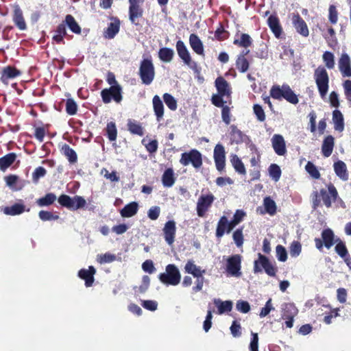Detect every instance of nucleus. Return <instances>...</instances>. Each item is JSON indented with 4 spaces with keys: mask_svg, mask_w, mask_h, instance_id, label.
I'll return each instance as SVG.
<instances>
[{
    "mask_svg": "<svg viewBox=\"0 0 351 351\" xmlns=\"http://www.w3.org/2000/svg\"><path fill=\"white\" fill-rule=\"evenodd\" d=\"M270 97L278 101L285 99L287 101L293 105H296L299 102L298 96L287 84H283L282 86L274 84L269 90V96L262 95V99L264 102L267 104L270 110H272L273 105L271 102Z\"/></svg>",
    "mask_w": 351,
    "mask_h": 351,
    "instance_id": "f257e3e1",
    "label": "nucleus"
},
{
    "mask_svg": "<svg viewBox=\"0 0 351 351\" xmlns=\"http://www.w3.org/2000/svg\"><path fill=\"white\" fill-rule=\"evenodd\" d=\"M327 189H321L319 192L314 191L312 195V208L315 210L321 206V200L327 208L332 206V202L338 197V192L332 183L327 185Z\"/></svg>",
    "mask_w": 351,
    "mask_h": 351,
    "instance_id": "f03ea898",
    "label": "nucleus"
},
{
    "mask_svg": "<svg viewBox=\"0 0 351 351\" xmlns=\"http://www.w3.org/2000/svg\"><path fill=\"white\" fill-rule=\"evenodd\" d=\"M253 271L254 274L265 271L269 276L275 277L278 272V267L266 256L258 253V258L254 261Z\"/></svg>",
    "mask_w": 351,
    "mask_h": 351,
    "instance_id": "7ed1b4c3",
    "label": "nucleus"
},
{
    "mask_svg": "<svg viewBox=\"0 0 351 351\" xmlns=\"http://www.w3.org/2000/svg\"><path fill=\"white\" fill-rule=\"evenodd\" d=\"M159 280L166 285H178L181 280V274L174 264H169L165 267V272L158 275Z\"/></svg>",
    "mask_w": 351,
    "mask_h": 351,
    "instance_id": "20e7f679",
    "label": "nucleus"
},
{
    "mask_svg": "<svg viewBox=\"0 0 351 351\" xmlns=\"http://www.w3.org/2000/svg\"><path fill=\"white\" fill-rule=\"evenodd\" d=\"M314 79L321 97L324 98L329 88V76L326 69L323 66H318L315 70Z\"/></svg>",
    "mask_w": 351,
    "mask_h": 351,
    "instance_id": "39448f33",
    "label": "nucleus"
},
{
    "mask_svg": "<svg viewBox=\"0 0 351 351\" xmlns=\"http://www.w3.org/2000/svg\"><path fill=\"white\" fill-rule=\"evenodd\" d=\"M138 74L142 83L149 85L155 77V68L151 57L144 58L140 63Z\"/></svg>",
    "mask_w": 351,
    "mask_h": 351,
    "instance_id": "423d86ee",
    "label": "nucleus"
},
{
    "mask_svg": "<svg viewBox=\"0 0 351 351\" xmlns=\"http://www.w3.org/2000/svg\"><path fill=\"white\" fill-rule=\"evenodd\" d=\"M58 203L63 207H65L71 210H76L83 208L86 204V201L80 195H75L73 197L62 194L60 195L58 199Z\"/></svg>",
    "mask_w": 351,
    "mask_h": 351,
    "instance_id": "0eeeda50",
    "label": "nucleus"
},
{
    "mask_svg": "<svg viewBox=\"0 0 351 351\" xmlns=\"http://www.w3.org/2000/svg\"><path fill=\"white\" fill-rule=\"evenodd\" d=\"M101 97L104 104H109L114 101L120 104L123 100V88L121 86H112L103 89L101 91Z\"/></svg>",
    "mask_w": 351,
    "mask_h": 351,
    "instance_id": "6e6552de",
    "label": "nucleus"
},
{
    "mask_svg": "<svg viewBox=\"0 0 351 351\" xmlns=\"http://www.w3.org/2000/svg\"><path fill=\"white\" fill-rule=\"evenodd\" d=\"M180 162L183 166L191 164L195 169H199L202 165V155L197 149H193L181 154Z\"/></svg>",
    "mask_w": 351,
    "mask_h": 351,
    "instance_id": "1a4fd4ad",
    "label": "nucleus"
},
{
    "mask_svg": "<svg viewBox=\"0 0 351 351\" xmlns=\"http://www.w3.org/2000/svg\"><path fill=\"white\" fill-rule=\"evenodd\" d=\"M145 0H128L129 2V19L134 25H138V19L143 17V8L142 4Z\"/></svg>",
    "mask_w": 351,
    "mask_h": 351,
    "instance_id": "9d476101",
    "label": "nucleus"
},
{
    "mask_svg": "<svg viewBox=\"0 0 351 351\" xmlns=\"http://www.w3.org/2000/svg\"><path fill=\"white\" fill-rule=\"evenodd\" d=\"M321 235L322 239L315 238L314 239L315 247L319 251L322 250L324 245L327 249H330L336 243L334 232L330 228L324 229Z\"/></svg>",
    "mask_w": 351,
    "mask_h": 351,
    "instance_id": "9b49d317",
    "label": "nucleus"
},
{
    "mask_svg": "<svg viewBox=\"0 0 351 351\" xmlns=\"http://www.w3.org/2000/svg\"><path fill=\"white\" fill-rule=\"evenodd\" d=\"M215 200V196L212 193L202 195L197 202V214L199 217H203Z\"/></svg>",
    "mask_w": 351,
    "mask_h": 351,
    "instance_id": "f8f14e48",
    "label": "nucleus"
},
{
    "mask_svg": "<svg viewBox=\"0 0 351 351\" xmlns=\"http://www.w3.org/2000/svg\"><path fill=\"white\" fill-rule=\"evenodd\" d=\"M298 313V308L292 303H285L282 308L281 318L285 319V325L287 328H292L293 326L294 317Z\"/></svg>",
    "mask_w": 351,
    "mask_h": 351,
    "instance_id": "ddd939ff",
    "label": "nucleus"
},
{
    "mask_svg": "<svg viewBox=\"0 0 351 351\" xmlns=\"http://www.w3.org/2000/svg\"><path fill=\"white\" fill-rule=\"evenodd\" d=\"M241 256L234 254L227 259L226 271L232 276L239 277L241 276Z\"/></svg>",
    "mask_w": 351,
    "mask_h": 351,
    "instance_id": "4468645a",
    "label": "nucleus"
},
{
    "mask_svg": "<svg viewBox=\"0 0 351 351\" xmlns=\"http://www.w3.org/2000/svg\"><path fill=\"white\" fill-rule=\"evenodd\" d=\"M213 158L216 169L221 171L226 166V152L223 145L218 143L215 145L213 152Z\"/></svg>",
    "mask_w": 351,
    "mask_h": 351,
    "instance_id": "2eb2a0df",
    "label": "nucleus"
},
{
    "mask_svg": "<svg viewBox=\"0 0 351 351\" xmlns=\"http://www.w3.org/2000/svg\"><path fill=\"white\" fill-rule=\"evenodd\" d=\"M291 20L294 28L299 34L304 37L308 36L309 30L307 24L298 13L293 14Z\"/></svg>",
    "mask_w": 351,
    "mask_h": 351,
    "instance_id": "dca6fc26",
    "label": "nucleus"
},
{
    "mask_svg": "<svg viewBox=\"0 0 351 351\" xmlns=\"http://www.w3.org/2000/svg\"><path fill=\"white\" fill-rule=\"evenodd\" d=\"M12 21L19 30L24 31L27 29V27L23 10L18 4L13 6Z\"/></svg>",
    "mask_w": 351,
    "mask_h": 351,
    "instance_id": "f3484780",
    "label": "nucleus"
},
{
    "mask_svg": "<svg viewBox=\"0 0 351 351\" xmlns=\"http://www.w3.org/2000/svg\"><path fill=\"white\" fill-rule=\"evenodd\" d=\"M162 231L165 241L169 245H171L174 243L176 238V222L173 220L167 221L165 224Z\"/></svg>",
    "mask_w": 351,
    "mask_h": 351,
    "instance_id": "a211bd4d",
    "label": "nucleus"
},
{
    "mask_svg": "<svg viewBox=\"0 0 351 351\" xmlns=\"http://www.w3.org/2000/svg\"><path fill=\"white\" fill-rule=\"evenodd\" d=\"M110 22L108 27L104 32V37L107 39H112L118 34L120 29V20L117 17H110Z\"/></svg>",
    "mask_w": 351,
    "mask_h": 351,
    "instance_id": "6ab92c4d",
    "label": "nucleus"
},
{
    "mask_svg": "<svg viewBox=\"0 0 351 351\" xmlns=\"http://www.w3.org/2000/svg\"><path fill=\"white\" fill-rule=\"evenodd\" d=\"M271 144L277 155L284 156L287 153L286 143L282 135L274 134L271 138Z\"/></svg>",
    "mask_w": 351,
    "mask_h": 351,
    "instance_id": "aec40b11",
    "label": "nucleus"
},
{
    "mask_svg": "<svg viewBox=\"0 0 351 351\" xmlns=\"http://www.w3.org/2000/svg\"><path fill=\"white\" fill-rule=\"evenodd\" d=\"M338 64L339 69L343 77H351V60L347 53L341 54Z\"/></svg>",
    "mask_w": 351,
    "mask_h": 351,
    "instance_id": "412c9836",
    "label": "nucleus"
},
{
    "mask_svg": "<svg viewBox=\"0 0 351 351\" xmlns=\"http://www.w3.org/2000/svg\"><path fill=\"white\" fill-rule=\"evenodd\" d=\"M176 47L180 58L182 60L185 64L190 66L192 62V59L184 43L181 40H178L176 42Z\"/></svg>",
    "mask_w": 351,
    "mask_h": 351,
    "instance_id": "4be33fe9",
    "label": "nucleus"
},
{
    "mask_svg": "<svg viewBox=\"0 0 351 351\" xmlns=\"http://www.w3.org/2000/svg\"><path fill=\"white\" fill-rule=\"evenodd\" d=\"M252 38L248 34L241 33L238 31L235 34L233 44L239 47L247 49L252 45Z\"/></svg>",
    "mask_w": 351,
    "mask_h": 351,
    "instance_id": "5701e85b",
    "label": "nucleus"
},
{
    "mask_svg": "<svg viewBox=\"0 0 351 351\" xmlns=\"http://www.w3.org/2000/svg\"><path fill=\"white\" fill-rule=\"evenodd\" d=\"M21 75V71L14 66H7L2 70L0 80L3 84H8L9 80L14 79Z\"/></svg>",
    "mask_w": 351,
    "mask_h": 351,
    "instance_id": "b1692460",
    "label": "nucleus"
},
{
    "mask_svg": "<svg viewBox=\"0 0 351 351\" xmlns=\"http://www.w3.org/2000/svg\"><path fill=\"white\" fill-rule=\"evenodd\" d=\"M96 269L93 266H89L88 269H81L78 271V276L85 281V285L87 287H91L94 282V275Z\"/></svg>",
    "mask_w": 351,
    "mask_h": 351,
    "instance_id": "393cba45",
    "label": "nucleus"
},
{
    "mask_svg": "<svg viewBox=\"0 0 351 351\" xmlns=\"http://www.w3.org/2000/svg\"><path fill=\"white\" fill-rule=\"evenodd\" d=\"M267 25L274 36L280 38L282 34V28L278 17L276 15H271L267 19Z\"/></svg>",
    "mask_w": 351,
    "mask_h": 351,
    "instance_id": "a878e982",
    "label": "nucleus"
},
{
    "mask_svg": "<svg viewBox=\"0 0 351 351\" xmlns=\"http://www.w3.org/2000/svg\"><path fill=\"white\" fill-rule=\"evenodd\" d=\"M250 53V50H243L236 60V67L241 73L246 72L250 66V62L245 58Z\"/></svg>",
    "mask_w": 351,
    "mask_h": 351,
    "instance_id": "bb28decb",
    "label": "nucleus"
},
{
    "mask_svg": "<svg viewBox=\"0 0 351 351\" xmlns=\"http://www.w3.org/2000/svg\"><path fill=\"white\" fill-rule=\"evenodd\" d=\"M215 86L217 93L230 97L232 91L228 82L221 76L218 77L215 80Z\"/></svg>",
    "mask_w": 351,
    "mask_h": 351,
    "instance_id": "cd10ccee",
    "label": "nucleus"
},
{
    "mask_svg": "<svg viewBox=\"0 0 351 351\" xmlns=\"http://www.w3.org/2000/svg\"><path fill=\"white\" fill-rule=\"evenodd\" d=\"M189 44L195 53L200 56L204 55L203 43L197 34H191L189 36Z\"/></svg>",
    "mask_w": 351,
    "mask_h": 351,
    "instance_id": "c85d7f7f",
    "label": "nucleus"
},
{
    "mask_svg": "<svg viewBox=\"0 0 351 351\" xmlns=\"http://www.w3.org/2000/svg\"><path fill=\"white\" fill-rule=\"evenodd\" d=\"M29 211V208L25 209V206L23 204L15 203L10 206H5L3 209L4 214L7 215H19L24 213L25 211Z\"/></svg>",
    "mask_w": 351,
    "mask_h": 351,
    "instance_id": "c756f323",
    "label": "nucleus"
},
{
    "mask_svg": "<svg viewBox=\"0 0 351 351\" xmlns=\"http://www.w3.org/2000/svg\"><path fill=\"white\" fill-rule=\"evenodd\" d=\"M335 146V138L332 136L328 135L324 138L322 145V153L326 158L329 157L333 151Z\"/></svg>",
    "mask_w": 351,
    "mask_h": 351,
    "instance_id": "7c9ffc66",
    "label": "nucleus"
},
{
    "mask_svg": "<svg viewBox=\"0 0 351 351\" xmlns=\"http://www.w3.org/2000/svg\"><path fill=\"white\" fill-rule=\"evenodd\" d=\"M336 175L342 180L347 181L349 176L346 163L342 160H338L333 165Z\"/></svg>",
    "mask_w": 351,
    "mask_h": 351,
    "instance_id": "2f4dec72",
    "label": "nucleus"
},
{
    "mask_svg": "<svg viewBox=\"0 0 351 351\" xmlns=\"http://www.w3.org/2000/svg\"><path fill=\"white\" fill-rule=\"evenodd\" d=\"M153 108L156 120L160 121L164 116V105L158 95H155L152 99Z\"/></svg>",
    "mask_w": 351,
    "mask_h": 351,
    "instance_id": "473e14b6",
    "label": "nucleus"
},
{
    "mask_svg": "<svg viewBox=\"0 0 351 351\" xmlns=\"http://www.w3.org/2000/svg\"><path fill=\"white\" fill-rule=\"evenodd\" d=\"M66 35V24L62 23L58 25L54 31L52 40L56 44H64V37Z\"/></svg>",
    "mask_w": 351,
    "mask_h": 351,
    "instance_id": "72a5a7b5",
    "label": "nucleus"
},
{
    "mask_svg": "<svg viewBox=\"0 0 351 351\" xmlns=\"http://www.w3.org/2000/svg\"><path fill=\"white\" fill-rule=\"evenodd\" d=\"M186 273L193 275L195 278L199 277L205 273V270H202L200 267L197 266L194 261L189 260L184 266Z\"/></svg>",
    "mask_w": 351,
    "mask_h": 351,
    "instance_id": "f704fd0d",
    "label": "nucleus"
},
{
    "mask_svg": "<svg viewBox=\"0 0 351 351\" xmlns=\"http://www.w3.org/2000/svg\"><path fill=\"white\" fill-rule=\"evenodd\" d=\"M61 153L68 159L69 162L74 164L77 161V155L75 151L68 144L64 143L60 149Z\"/></svg>",
    "mask_w": 351,
    "mask_h": 351,
    "instance_id": "c9c22d12",
    "label": "nucleus"
},
{
    "mask_svg": "<svg viewBox=\"0 0 351 351\" xmlns=\"http://www.w3.org/2000/svg\"><path fill=\"white\" fill-rule=\"evenodd\" d=\"M332 121L335 130L342 132L344 129V119L340 110L336 109L332 112Z\"/></svg>",
    "mask_w": 351,
    "mask_h": 351,
    "instance_id": "e433bc0d",
    "label": "nucleus"
},
{
    "mask_svg": "<svg viewBox=\"0 0 351 351\" xmlns=\"http://www.w3.org/2000/svg\"><path fill=\"white\" fill-rule=\"evenodd\" d=\"M176 182L173 169H167L162 174V182L165 187H171Z\"/></svg>",
    "mask_w": 351,
    "mask_h": 351,
    "instance_id": "4c0bfd02",
    "label": "nucleus"
},
{
    "mask_svg": "<svg viewBox=\"0 0 351 351\" xmlns=\"http://www.w3.org/2000/svg\"><path fill=\"white\" fill-rule=\"evenodd\" d=\"M128 130L132 134L143 136L144 135V129L141 124L135 120L129 119L128 121Z\"/></svg>",
    "mask_w": 351,
    "mask_h": 351,
    "instance_id": "58836bf2",
    "label": "nucleus"
},
{
    "mask_svg": "<svg viewBox=\"0 0 351 351\" xmlns=\"http://www.w3.org/2000/svg\"><path fill=\"white\" fill-rule=\"evenodd\" d=\"M138 211V204L136 202H132L126 204L121 210V215L123 217H131L136 214Z\"/></svg>",
    "mask_w": 351,
    "mask_h": 351,
    "instance_id": "ea45409f",
    "label": "nucleus"
},
{
    "mask_svg": "<svg viewBox=\"0 0 351 351\" xmlns=\"http://www.w3.org/2000/svg\"><path fill=\"white\" fill-rule=\"evenodd\" d=\"M215 304L217 306L218 314L221 315L224 313H228L232 311V302L230 300L221 301L219 299L214 300Z\"/></svg>",
    "mask_w": 351,
    "mask_h": 351,
    "instance_id": "a19ab883",
    "label": "nucleus"
},
{
    "mask_svg": "<svg viewBox=\"0 0 351 351\" xmlns=\"http://www.w3.org/2000/svg\"><path fill=\"white\" fill-rule=\"evenodd\" d=\"M16 158L15 153H9L5 156L0 158V169L5 171L10 166H11Z\"/></svg>",
    "mask_w": 351,
    "mask_h": 351,
    "instance_id": "79ce46f5",
    "label": "nucleus"
},
{
    "mask_svg": "<svg viewBox=\"0 0 351 351\" xmlns=\"http://www.w3.org/2000/svg\"><path fill=\"white\" fill-rule=\"evenodd\" d=\"M64 23L69 27L72 32L76 34H81L82 29L72 15L67 14Z\"/></svg>",
    "mask_w": 351,
    "mask_h": 351,
    "instance_id": "37998d69",
    "label": "nucleus"
},
{
    "mask_svg": "<svg viewBox=\"0 0 351 351\" xmlns=\"http://www.w3.org/2000/svg\"><path fill=\"white\" fill-rule=\"evenodd\" d=\"M228 218L226 216H222L219 219L217 229H216V237L217 238H221L223 236L225 232L228 233Z\"/></svg>",
    "mask_w": 351,
    "mask_h": 351,
    "instance_id": "c03bdc74",
    "label": "nucleus"
},
{
    "mask_svg": "<svg viewBox=\"0 0 351 351\" xmlns=\"http://www.w3.org/2000/svg\"><path fill=\"white\" fill-rule=\"evenodd\" d=\"M174 56V51L172 49L162 47L159 49L158 57L160 60L165 62H169L172 60Z\"/></svg>",
    "mask_w": 351,
    "mask_h": 351,
    "instance_id": "a18cd8bd",
    "label": "nucleus"
},
{
    "mask_svg": "<svg viewBox=\"0 0 351 351\" xmlns=\"http://www.w3.org/2000/svg\"><path fill=\"white\" fill-rule=\"evenodd\" d=\"M230 162L237 172L241 175L246 173L244 164L237 155L233 154L231 156Z\"/></svg>",
    "mask_w": 351,
    "mask_h": 351,
    "instance_id": "49530a36",
    "label": "nucleus"
},
{
    "mask_svg": "<svg viewBox=\"0 0 351 351\" xmlns=\"http://www.w3.org/2000/svg\"><path fill=\"white\" fill-rule=\"evenodd\" d=\"M230 128V135L231 141L237 144L242 143L243 140V134L242 132L240 130H239L237 127L234 125H232Z\"/></svg>",
    "mask_w": 351,
    "mask_h": 351,
    "instance_id": "de8ad7c7",
    "label": "nucleus"
},
{
    "mask_svg": "<svg viewBox=\"0 0 351 351\" xmlns=\"http://www.w3.org/2000/svg\"><path fill=\"white\" fill-rule=\"evenodd\" d=\"M56 199V196L53 193H47L36 200V203L39 206H48L53 204Z\"/></svg>",
    "mask_w": 351,
    "mask_h": 351,
    "instance_id": "09e8293b",
    "label": "nucleus"
},
{
    "mask_svg": "<svg viewBox=\"0 0 351 351\" xmlns=\"http://www.w3.org/2000/svg\"><path fill=\"white\" fill-rule=\"evenodd\" d=\"M335 241L337 243V245L335 247L336 253L342 258L348 256L349 253L345 243L339 238H337Z\"/></svg>",
    "mask_w": 351,
    "mask_h": 351,
    "instance_id": "8fccbe9b",
    "label": "nucleus"
},
{
    "mask_svg": "<svg viewBox=\"0 0 351 351\" xmlns=\"http://www.w3.org/2000/svg\"><path fill=\"white\" fill-rule=\"evenodd\" d=\"M263 204L267 213L271 216L276 213V202L270 197L264 198Z\"/></svg>",
    "mask_w": 351,
    "mask_h": 351,
    "instance_id": "3c124183",
    "label": "nucleus"
},
{
    "mask_svg": "<svg viewBox=\"0 0 351 351\" xmlns=\"http://www.w3.org/2000/svg\"><path fill=\"white\" fill-rule=\"evenodd\" d=\"M106 132L110 141H114L117 139V130L114 122L110 121L107 123Z\"/></svg>",
    "mask_w": 351,
    "mask_h": 351,
    "instance_id": "603ef678",
    "label": "nucleus"
},
{
    "mask_svg": "<svg viewBox=\"0 0 351 351\" xmlns=\"http://www.w3.org/2000/svg\"><path fill=\"white\" fill-rule=\"evenodd\" d=\"M78 106L73 99L69 98L66 100L65 110L69 115H75L77 114Z\"/></svg>",
    "mask_w": 351,
    "mask_h": 351,
    "instance_id": "864d4df0",
    "label": "nucleus"
},
{
    "mask_svg": "<svg viewBox=\"0 0 351 351\" xmlns=\"http://www.w3.org/2000/svg\"><path fill=\"white\" fill-rule=\"evenodd\" d=\"M305 170L313 179L320 178L321 174L317 167L312 162H307L305 165Z\"/></svg>",
    "mask_w": 351,
    "mask_h": 351,
    "instance_id": "5fc2aeb1",
    "label": "nucleus"
},
{
    "mask_svg": "<svg viewBox=\"0 0 351 351\" xmlns=\"http://www.w3.org/2000/svg\"><path fill=\"white\" fill-rule=\"evenodd\" d=\"M270 177L276 182L278 181L281 176V169L276 164H271L268 169Z\"/></svg>",
    "mask_w": 351,
    "mask_h": 351,
    "instance_id": "6e6d98bb",
    "label": "nucleus"
},
{
    "mask_svg": "<svg viewBox=\"0 0 351 351\" xmlns=\"http://www.w3.org/2000/svg\"><path fill=\"white\" fill-rule=\"evenodd\" d=\"M163 99L167 107L171 110H176L177 109V101L171 94L165 93L163 95Z\"/></svg>",
    "mask_w": 351,
    "mask_h": 351,
    "instance_id": "4d7b16f0",
    "label": "nucleus"
},
{
    "mask_svg": "<svg viewBox=\"0 0 351 351\" xmlns=\"http://www.w3.org/2000/svg\"><path fill=\"white\" fill-rule=\"evenodd\" d=\"M323 60L325 63L326 66L332 69L335 66V56L330 51H325L322 56Z\"/></svg>",
    "mask_w": 351,
    "mask_h": 351,
    "instance_id": "13d9d810",
    "label": "nucleus"
},
{
    "mask_svg": "<svg viewBox=\"0 0 351 351\" xmlns=\"http://www.w3.org/2000/svg\"><path fill=\"white\" fill-rule=\"evenodd\" d=\"M116 260V256L110 253H105L97 255V261L100 264L109 263Z\"/></svg>",
    "mask_w": 351,
    "mask_h": 351,
    "instance_id": "bf43d9fd",
    "label": "nucleus"
},
{
    "mask_svg": "<svg viewBox=\"0 0 351 351\" xmlns=\"http://www.w3.org/2000/svg\"><path fill=\"white\" fill-rule=\"evenodd\" d=\"M38 216L42 221H51L57 220L59 219V215H54L50 211L40 210L38 213Z\"/></svg>",
    "mask_w": 351,
    "mask_h": 351,
    "instance_id": "052dcab7",
    "label": "nucleus"
},
{
    "mask_svg": "<svg viewBox=\"0 0 351 351\" xmlns=\"http://www.w3.org/2000/svg\"><path fill=\"white\" fill-rule=\"evenodd\" d=\"M253 111H254V113L255 114L256 117L258 119V121H259L261 122H263L265 121V119H266L265 113L261 105L254 104Z\"/></svg>",
    "mask_w": 351,
    "mask_h": 351,
    "instance_id": "680f3d73",
    "label": "nucleus"
},
{
    "mask_svg": "<svg viewBox=\"0 0 351 351\" xmlns=\"http://www.w3.org/2000/svg\"><path fill=\"white\" fill-rule=\"evenodd\" d=\"M276 257L279 261L285 262L287 259V252L284 246L278 245L276 247Z\"/></svg>",
    "mask_w": 351,
    "mask_h": 351,
    "instance_id": "e2e57ef3",
    "label": "nucleus"
},
{
    "mask_svg": "<svg viewBox=\"0 0 351 351\" xmlns=\"http://www.w3.org/2000/svg\"><path fill=\"white\" fill-rule=\"evenodd\" d=\"M47 173V170L43 167H38L35 169L32 173V180L34 183H38L40 178L44 177Z\"/></svg>",
    "mask_w": 351,
    "mask_h": 351,
    "instance_id": "0e129e2a",
    "label": "nucleus"
},
{
    "mask_svg": "<svg viewBox=\"0 0 351 351\" xmlns=\"http://www.w3.org/2000/svg\"><path fill=\"white\" fill-rule=\"evenodd\" d=\"M232 237L237 247L242 246L243 243V228L237 229L233 232Z\"/></svg>",
    "mask_w": 351,
    "mask_h": 351,
    "instance_id": "69168bd1",
    "label": "nucleus"
},
{
    "mask_svg": "<svg viewBox=\"0 0 351 351\" xmlns=\"http://www.w3.org/2000/svg\"><path fill=\"white\" fill-rule=\"evenodd\" d=\"M328 19L332 24H336L338 21V12L336 6L330 5L328 9Z\"/></svg>",
    "mask_w": 351,
    "mask_h": 351,
    "instance_id": "338daca9",
    "label": "nucleus"
},
{
    "mask_svg": "<svg viewBox=\"0 0 351 351\" xmlns=\"http://www.w3.org/2000/svg\"><path fill=\"white\" fill-rule=\"evenodd\" d=\"M344 94L348 101L351 104V80H347L343 83Z\"/></svg>",
    "mask_w": 351,
    "mask_h": 351,
    "instance_id": "774afa93",
    "label": "nucleus"
}]
</instances>
